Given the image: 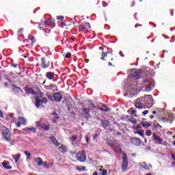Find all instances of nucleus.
<instances>
[{"instance_id":"nucleus-30","label":"nucleus","mask_w":175,"mask_h":175,"mask_svg":"<svg viewBox=\"0 0 175 175\" xmlns=\"http://www.w3.org/2000/svg\"><path fill=\"white\" fill-rule=\"evenodd\" d=\"M12 88H13L14 92H18V93L23 92V90H21V88H18L16 85H13Z\"/></svg>"},{"instance_id":"nucleus-36","label":"nucleus","mask_w":175,"mask_h":175,"mask_svg":"<svg viewBox=\"0 0 175 175\" xmlns=\"http://www.w3.org/2000/svg\"><path fill=\"white\" fill-rule=\"evenodd\" d=\"M88 102L89 104V107L92 108V107H95V105H94V103L92 102V100H88Z\"/></svg>"},{"instance_id":"nucleus-46","label":"nucleus","mask_w":175,"mask_h":175,"mask_svg":"<svg viewBox=\"0 0 175 175\" xmlns=\"http://www.w3.org/2000/svg\"><path fill=\"white\" fill-rule=\"evenodd\" d=\"M113 135H114V136H120V135H121V132L115 131L113 132Z\"/></svg>"},{"instance_id":"nucleus-20","label":"nucleus","mask_w":175,"mask_h":175,"mask_svg":"<svg viewBox=\"0 0 175 175\" xmlns=\"http://www.w3.org/2000/svg\"><path fill=\"white\" fill-rule=\"evenodd\" d=\"M45 77L46 79H48V80H53V79L55 77V73L53 72H47L45 75Z\"/></svg>"},{"instance_id":"nucleus-3","label":"nucleus","mask_w":175,"mask_h":175,"mask_svg":"<svg viewBox=\"0 0 175 175\" xmlns=\"http://www.w3.org/2000/svg\"><path fill=\"white\" fill-rule=\"evenodd\" d=\"M2 135L5 140H6L7 142H10V131H9V129H8V127L5 126L2 127Z\"/></svg>"},{"instance_id":"nucleus-64","label":"nucleus","mask_w":175,"mask_h":175,"mask_svg":"<svg viewBox=\"0 0 175 175\" xmlns=\"http://www.w3.org/2000/svg\"><path fill=\"white\" fill-rule=\"evenodd\" d=\"M97 137H98V134H95V135L93 136L94 140H95V139H96Z\"/></svg>"},{"instance_id":"nucleus-42","label":"nucleus","mask_w":175,"mask_h":175,"mask_svg":"<svg viewBox=\"0 0 175 175\" xmlns=\"http://www.w3.org/2000/svg\"><path fill=\"white\" fill-rule=\"evenodd\" d=\"M26 129H27V131H32L33 133L36 132V129L35 127L27 128Z\"/></svg>"},{"instance_id":"nucleus-53","label":"nucleus","mask_w":175,"mask_h":175,"mask_svg":"<svg viewBox=\"0 0 175 175\" xmlns=\"http://www.w3.org/2000/svg\"><path fill=\"white\" fill-rule=\"evenodd\" d=\"M51 116H55V117H58V113H57V111H54L52 113Z\"/></svg>"},{"instance_id":"nucleus-19","label":"nucleus","mask_w":175,"mask_h":175,"mask_svg":"<svg viewBox=\"0 0 175 175\" xmlns=\"http://www.w3.org/2000/svg\"><path fill=\"white\" fill-rule=\"evenodd\" d=\"M131 142L132 143V144H134L135 146H140L142 141L140 140V139L136 138V137H133L131 139Z\"/></svg>"},{"instance_id":"nucleus-21","label":"nucleus","mask_w":175,"mask_h":175,"mask_svg":"<svg viewBox=\"0 0 175 175\" xmlns=\"http://www.w3.org/2000/svg\"><path fill=\"white\" fill-rule=\"evenodd\" d=\"M25 90V92H27V94H31V95H36V92H35L33 88L27 87Z\"/></svg>"},{"instance_id":"nucleus-4","label":"nucleus","mask_w":175,"mask_h":175,"mask_svg":"<svg viewBox=\"0 0 175 175\" xmlns=\"http://www.w3.org/2000/svg\"><path fill=\"white\" fill-rule=\"evenodd\" d=\"M135 106L137 109H146L142 97H140L135 100Z\"/></svg>"},{"instance_id":"nucleus-50","label":"nucleus","mask_w":175,"mask_h":175,"mask_svg":"<svg viewBox=\"0 0 175 175\" xmlns=\"http://www.w3.org/2000/svg\"><path fill=\"white\" fill-rule=\"evenodd\" d=\"M94 113H96V110H98V107L94 105V107L90 108Z\"/></svg>"},{"instance_id":"nucleus-14","label":"nucleus","mask_w":175,"mask_h":175,"mask_svg":"<svg viewBox=\"0 0 175 175\" xmlns=\"http://www.w3.org/2000/svg\"><path fill=\"white\" fill-rule=\"evenodd\" d=\"M38 28L39 29H40L41 31H44L45 32H46V33H50L51 30L49 29L48 31L46 30V25L44 24V22H41L39 25H38Z\"/></svg>"},{"instance_id":"nucleus-27","label":"nucleus","mask_w":175,"mask_h":175,"mask_svg":"<svg viewBox=\"0 0 175 175\" xmlns=\"http://www.w3.org/2000/svg\"><path fill=\"white\" fill-rule=\"evenodd\" d=\"M35 100H36V106L38 108L40 107V106L43 105V103H42V100H40V98H35Z\"/></svg>"},{"instance_id":"nucleus-12","label":"nucleus","mask_w":175,"mask_h":175,"mask_svg":"<svg viewBox=\"0 0 175 175\" xmlns=\"http://www.w3.org/2000/svg\"><path fill=\"white\" fill-rule=\"evenodd\" d=\"M53 98L55 102H61L62 100V94L61 92H57L53 94Z\"/></svg>"},{"instance_id":"nucleus-16","label":"nucleus","mask_w":175,"mask_h":175,"mask_svg":"<svg viewBox=\"0 0 175 175\" xmlns=\"http://www.w3.org/2000/svg\"><path fill=\"white\" fill-rule=\"evenodd\" d=\"M3 167H4V169H5L6 170H11L12 169V165H10V163L8 161H4L2 163H1Z\"/></svg>"},{"instance_id":"nucleus-5","label":"nucleus","mask_w":175,"mask_h":175,"mask_svg":"<svg viewBox=\"0 0 175 175\" xmlns=\"http://www.w3.org/2000/svg\"><path fill=\"white\" fill-rule=\"evenodd\" d=\"M75 158L79 162H85L87 161V154H85V152H78L76 154Z\"/></svg>"},{"instance_id":"nucleus-59","label":"nucleus","mask_w":175,"mask_h":175,"mask_svg":"<svg viewBox=\"0 0 175 175\" xmlns=\"http://www.w3.org/2000/svg\"><path fill=\"white\" fill-rule=\"evenodd\" d=\"M64 145H62V146L59 148V150L62 151V152H64Z\"/></svg>"},{"instance_id":"nucleus-47","label":"nucleus","mask_w":175,"mask_h":175,"mask_svg":"<svg viewBox=\"0 0 175 175\" xmlns=\"http://www.w3.org/2000/svg\"><path fill=\"white\" fill-rule=\"evenodd\" d=\"M77 139V137L76 135L72 136L71 138H70L72 142H76V139Z\"/></svg>"},{"instance_id":"nucleus-24","label":"nucleus","mask_w":175,"mask_h":175,"mask_svg":"<svg viewBox=\"0 0 175 175\" xmlns=\"http://www.w3.org/2000/svg\"><path fill=\"white\" fill-rule=\"evenodd\" d=\"M70 101L69 100L68 98H65L63 101H62V104L63 105H66V107H68V110H70Z\"/></svg>"},{"instance_id":"nucleus-51","label":"nucleus","mask_w":175,"mask_h":175,"mask_svg":"<svg viewBox=\"0 0 175 175\" xmlns=\"http://www.w3.org/2000/svg\"><path fill=\"white\" fill-rule=\"evenodd\" d=\"M150 113L149 110H145L142 112L143 116H147V114Z\"/></svg>"},{"instance_id":"nucleus-58","label":"nucleus","mask_w":175,"mask_h":175,"mask_svg":"<svg viewBox=\"0 0 175 175\" xmlns=\"http://www.w3.org/2000/svg\"><path fill=\"white\" fill-rule=\"evenodd\" d=\"M23 31H24V29H23V28L19 29L18 31V33H21V32H23Z\"/></svg>"},{"instance_id":"nucleus-43","label":"nucleus","mask_w":175,"mask_h":175,"mask_svg":"<svg viewBox=\"0 0 175 175\" xmlns=\"http://www.w3.org/2000/svg\"><path fill=\"white\" fill-rule=\"evenodd\" d=\"M36 126L37 128H42V123L40 121L36 122Z\"/></svg>"},{"instance_id":"nucleus-26","label":"nucleus","mask_w":175,"mask_h":175,"mask_svg":"<svg viewBox=\"0 0 175 175\" xmlns=\"http://www.w3.org/2000/svg\"><path fill=\"white\" fill-rule=\"evenodd\" d=\"M41 128L45 131H50V124H48V125H46V123H42L41 125Z\"/></svg>"},{"instance_id":"nucleus-31","label":"nucleus","mask_w":175,"mask_h":175,"mask_svg":"<svg viewBox=\"0 0 175 175\" xmlns=\"http://www.w3.org/2000/svg\"><path fill=\"white\" fill-rule=\"evenodd\" d=\"M141 125L143 126V128L147 129L149 128V126H151V123H148L147 122H141Z\"/></svg>"},{"instance_id":"nucleus-38","label":"nucleus","mask_w":175,"mask_h":175,"mask_svg":"<svg viewBox=\"0 0 175 175\" xmlns=\"http://www.w3.org/2000/svg\"><path fill=\"white\" fill-rule=\"evenodd\" d=\"M29 40H31V43L33 44L35 42H36V40H35V37L33 36H29Z\"/></svg>"},{"instance_id":"nucleus-52","label":"nucleus","mask_w":175,"mask_h":175,"mask_svg":"<svg viewBox=\"0 0 175 175\" xmlns=\"http://www.w3.org/2000/svg\"><path fill=\"white\" fill-rule=\"evenodd\" d=\"M130 113L131 114H135L136 113V110L133 109V108L130 109Z\"/></svg>"},{"instance_id":"nucleus-15","label":"nucleus","mask_w":175,"mask_h":175,"mask_svg":"<svg viewBox=\"0 0 175 175\" xmlns=\"http://www.w3.org/2000/svg\"><path fill=\"white\" fill-rule=\"evenodd\" d=\"M46 90L50 92H55V91H58V87L55 85H49L47 86Z\"/></svg>"},{"instance_id":"nucleus-56","label":"nucleus","mask_w":175,"mask_h":175,"mask_svg":"<svg viewBox=\"0 0 175 175\" xmlns=\"http://www.w3.org/2000/svg\"><path fill=\"white\" fill-rule=\"evenodd\" d=\"M143 25H140L139 23H136L135 25V28H137V27H142Z\"/></svg>"},{"instance_id":"nucleus-22","label":"nucleus","mask_w":175,"mask_h":175,"mask_svg":"<svg viewBox=\"0 0 175 175\" xmlns=\"http://www.w3.org/2000/svg\"><path fill=\"white\" fill-rule=\"evenodd\" d=\"M36 90L38 92V93H36V98H38V99L40 98H43V92H42L40 91V90L39 89V87L36 86Z\"/></svg>"},{"instance_id":"nucleus-55","label":"nucleus","mask_w":175,"mask_h":175,"mask_svg":"<svg viewBox=\"0 0 175 175\" xmlns=\"http://www.w3.org/2000/svg\"><path fill=\"white\" fill-rule=\"evenodd\" d=\"M154 128H162V126H160L159 124H157L154 125Z\"/></svg>"},{"instance_id":"nucleus-13","label":"nucleus","mask_w":175,"mask_h":175,"mask_svg":"<svg viewBox=\"0 0 175 175\" xmlns=\"http://www.w3.org/2000/svg\"><path fill=\"white\" fill-rule=\"evenodd\" d=\"M136 88H133L131 85H129L127 87V90L130 95H135L136 94Z\"/></svg>"},{"instance_id":"nucleus-33","label":"nucleus","mask_w":175,"mask_h":175,"mask_svg":"<svg viewBox=\"0 0 175 175\" xmlns=\"http://www.w3.org/2000/svg\"><path fill=\"white\" fill-rule=\"evenodd\" d=\"M99 172H101L100 173V175H107V170L105 169H99Z\"/></svg>"},{"instance_id":"nucleus-54","label":"nucleus","mask_w":175,"mask_h":175,"mask_svg":"<svg viewBox=\"0 0 175 175\" xmlns=\"http://www.w3.org/2000/svg\"><path fill=\"white\" fill-rule=\"evenodd\" d=\"M130 122H131L132 124H137V120L133 119V120H130Z\"/></svg>"},{"instance_id":"nucleus-2","label":"nucleus","mask_w":175,"mask_h":175,"mask_svg":"<svg viewBox=\"0 0 175 175\" xmlns=\"http://www.w3.org/2000/svg\"><path fill=\"white\" fill-rule=\"evenodd\" d=\"M143 88H146V91L150 92L154 90V83L148 79H143Z\"/></svg>"},{"instance_id":"nucleus-37","label":"nucleus","mask_w":175,"mask_h":175,"mask_svg":"<svg viewBox=\"0 0 175 175\" xmlns=\"http://www.w3.org/2000/svg\"><path fill=\"white\" fill-rule=\"evenodd\" d=\"M143 167L145 170H150V166H148V164L146 163V162H144Z\"/></svg>"},{"instance_id":"nucleus-61","label":"nucleus","mask_w":175,"mask_h":175,"mask_svg":"<svg viewBox=\"0 0 175 175\" xmlns=\"http://www.w3.org/2000/svg\"><path fill=\"white\" fill-rule=\"evenodd\" d=\"M119 54L120 57H124V53L121 51L119 52Z\"/></svg>"},{"instance_id":"nucleus-10","label":"nucleus","mask_w":175,"mask_h":175,"mask_svg":"<svg viewBox=\"0 0 175 175\" xmlns=\"http://www.w3.org/2000/svg\"><path fill=\"white\" fill-rule=\"evenodd\" d=\"M153 139L155 140V142H157V144H162L163 142V139L161 138V136L158 135L156 133L152 134Z\"/></svg>"},{"instance_id":"nucleus-11","label":"nucleus","mask_w":175,"mask_h":175,"mask_svg":"<svg viewBox=\"0 0 175 175\" xmlns=\"http://www.w3.org/2000/svg\"><path fill=\"white\" fill-rule=\"evenodd\" d=\"M27 122L25 121V118L21 117L18 118V123L16 124L17 128H20L21 125H26Z\"/></svg>"},{"instance_id":"nucleus-23","label":"nucleus","mask_w":175,"mask_h":175,"mask_svg":"<svg viewBox=\"0 0 175 175\" xmlns=\"http://www.w3.org/2000/svg\"><path fill=\"white\" fill-rule=\"evenodd\" d=\"M49 139L51 140L52 143H53L56 147H58V146H59V142H58V140H57V139H55V137L51 136Z\"/></svg>"},{"instance_id":"nucleus-35","label":"nucleus","mask_w":175,"mask_h":175,"mask_svg":"<svg viewBox=\"0 0 175 175\" xmlns=\"http://www.w3.org/2000/svg\"><path fill=\"white\" fill-rule=\"evenodd\" d=\"M152 114L155 116V114H158V113H161V108H156L155 111H152Z\"/></svg>"},{"instance_id":"nucleus-9","label":"nucleus","mask_w":175,"mask_h":175,"mask_svg":"<svg viewBox=\"0 0 175 175\" xmlns=\"http://www.w3.org/2000/svg\"><path fill=\"white\" fill-rule=\"evenodd\" d=\"M91 112V109L90 108H84L82 109V116L84 117V118H86V120H89V118H91V114L90 113Z\"/></svg>"},{"instance_id":"nucleus-45","label":"nucleus","mask_w":175,"mask_h":175,"mask_svg":"<svg viewBox=\"0 0 175 175\" xmlns=\"http://www.w3.org/2000/svg\"><path fill=\"white\" fill-rule=\"evenodd\" d=\"M71 57H72V53H70V52L67 53L65 55L66 58H70Z\"/></svg>"},{"instance_id":"nucleus-6","label":"nucleus","mask_w":175,"mask_h":175,"mask_svg":"<svg viewBox=\"0 0 175 175\" xmlns=\"http://www.w3.org/2000/svg\"><path fill=\"white\" fill-rule=\"evenodd\" d=\"M91 28V26H90V23L86 22V23H83L80 26L79 31V32H87L88 29Z\"/></svg>"},{"instance_id":"nucleus-44","label":"nucleus","mask_w":175,"mask_h":175,"mask_svg":"<svg viewBox=\"0 0 175 175\" xmlns=\"http://www.w3.org/2000/svg\"><path fill=\"white\" fill-rule=\"evenodd\" d=\"M41 102L42 103H44V104L47 103L48 102L47 98L46 97L42 98V99L41 100Z\"/></svg>"},{"instance_id":"nucleus-49","label":"nucleus","mask_w":175,"mask_h":175,"mask_svg":"<svg viewBox=\"0 0 175 175\" xmlns=\"http://www.w3.org/2000/svg\"><path fill=\"white\" fill-rule=\"evenodd\" d=\"M64 16H57V20H61V21H64Z\"/></svg>"},{"instance_id":"nucleus-32","label":"nucleus","mask_w":175,"mask_h":175,"mask_svg":"<svg viewBox=\"0 0 175 175\" xmlns=\"http://www.w3.org/2000/svg\"><path fill=\"white\" fill-rule=\"evenodd\" d=\"M107 54H110V52H102V57L100 58V59H102L103 61H106V57H107Z\"/></svg>"},{"instance_id":"nucleus-63","label":"nucleus","mask_w":175,"mask_h":175,"mask_svg":"<svg viewBox=\"0 0 175 175\" xmlns=\"http://www.w3.org/2000/svg\"><path fill=\"white\" fill-rule=\"evenodd\" d=\"M161 120H162V121H165V122L168 121L167 118H163Z\"/></svg>"},{"instance_id":"nucleus-34","label":"nucleus","mask_w":175,"mask_h":175,"mask_svg":"<svg viewBox=\"0 0 175 175\" xmlns=\"http://www.w3.org/2000/svg\"><path fill=\"white\" fill-rule=\"evenodd\" d=\"M135 134L139 135V136H144V132L142 130H139L138 131H135Z\"/></svg>"},{"instance_id":"nucleus-1","label":"nucleus","mask_w":175,"mask_h":175,"mask_svg":"<svg viewBox=\"0 0 175 175\" xmlns=\"http://www.w3.org/2000/svg\"><path fill=\"white\" fill-rule=\"evenodd\" d=\"M142 100H144V103L146 109H150V107H152V106H154V98H152V96H144V97H142Z\"/></svg>"},{"instance_id":"nucleus-57","label":"nucleus","mask_w":175,"mask_h":175,"mask_svg":"<svg viewBox=\"0 0 175 175\" xmlns=\"http://www.w3.org/2000/svg\"><path fill=\"white\" fill-rule=\"evenodd\" d=\"M11 66H12V68H17L18 64H11Z\"/></svg>"},{"instance_id":"nucleus-17","label":"nucleus","mask_w":175,"mask_h":175,"mask_svg":"<svg viewBox=\"0 0 175 175\" xmlns=\"http://www.w3.org/2000/svg\"><path fill=\"white\" fill-rule=\"evenodd\" d=\"M35 162H36L38 166H46L47 165L46 163H43V159L42 158L38 157L35 159Z\"/></svg>"},{"instance_id":"nucleus-7","label":"nucleus","mask_w":175,"mask_h":175,"mask_svg":"<svg viewBox=\"0 0 175 175\" xmlns=\"http://www.w3.org/2000/svg\"><path fill=\"white\" fill-rule=\"evenodd\" d=\"M40 65L42 69H49L50 68V60L46 59V57H42Z\"/></svg>"},{"instance_id":"nucleus-62","label":"nucleus","mask_w":175,"mask_h":175,"mask_svg":"<svg viewBox=\"0 0 175 175\" xmlns=\"http://www.w3.org/2000/svg\"><path fill=\"white\" fill-rule=\"evenodd\" d=\"M4 85H5V87H9V83H8V82H5V83H4Z\"/></svg>"},{"instance_id":"nucleus-8","label":"nucleus","mask_w":175,"mask_h":175,"mask_svg":"<svg viewBox=\"0 0 175 175\" xmlns=\"http://www.w3.org/2000/svg\"><path fill=\"white\" fill-rule=\"evenodd\" d=\"M122 169L123 172L128 169V155H126V153L123 154Z\"/></svg>"},{"instance_id":"nucleus-18","label":"nucleus","mask_w":175,"mask_h":175,"mask_svg":"<svg viewBox=\"0 0 175 175\" xmlns=\"http://www.w3.org/2000/svg\"><path fill=\"white\" fill-rule=\"evenodd\" d=\"M44 24H45V25H49V26L54 25L55 24V21L53 18L46 19L44 21Z\"/></svg>"},{"instance_id":"nucleus-60","label":"nucleus","mask_w":175,"mask_h":175,"mask_svg":"<svg viewBox=\"0 0 175 175\" xmlns=\"http://www.w3.org/2000/svg\"><path fill=\"white\" fill-rule=\"evenodd\" d=\"M103 5L104 8H106V6H107V3H106L105 1L103 2Z\"/></svg>"},{"instance_id":"nucleus-40","label":"nucleus","mask_w":175,"mask_h":175,"mask_svg":"<svg viewBox=\"0 0 175 175\" xmlns=\"http://www.w3.org/2000/svg\"><path fill=\"white\" fill-rule=\"evenodd\" d=\"M58 120H59V116H55L53 119V124H57Z\"/></svg>"},{"instance_id":"nucleus-41","label":"nucleus","mask_w":175,"mask_h":175,"mask_svg":"<svg viewBox=\"0 0 175 175\" xmlns=\"http://www.w3.org/2000/svg\"><path fill=\"white\" fill-rule=\"evenodd\" d=\"M146 136H151L152 135V131L151 130H147L146 131Z\"/></svg>"},{"instance_id":"nucleus-29","label":"nucleus","mask_w":175,"mask_h":175,"mask_svg":"<svg viewBox=\"0 0 175 175\" xmlns=\"http://www.w3.org/2000/svg\"><path fill=\"white\" fill-rule=\"evenodd\" d=\"M13 159H14L15 163H17L18 161L20 160V158H21V154H18L16 155H12Z\"/></svg>"},{"instance_id":"nucleus-28","label":"nucleus","mask_w":175,"mask_h":175,"mask_svg":"<svg viewBox=\"0 0 175 175\" xmlns=\"http://www.w3.org/2000/svg\"><path fill=\"white\" fill-rule=\"evenodd\" d=\"M101 124L103 128H107L110 125V122L109 120H101Z\"/></svg>"},{"instance_id":"nucleus-48","label":"nucleus","mask_w":175,"mask_h":175,"mask_svg":"<svg viewBox=\"0 0 175 175\" xmlns=\"http://www.w3.org/2000/svg\"><path fill=\"white\" fill-rule=\"evenodd\" d=\"M24 154L27 156V158H31V153L28 152V151H25Z\"/></svg>"},{"instance_id":"nucleus-39","label":"nucleus","mask_w":175,"mask_h":175,"mask_svg":"<svg viewBox=\"0 0 175 175\" xmlns=\"http://www.w3.org/2000/svg\"><path fill=\"white\" fill-rule=\"evenodd\" d=\"M97 109H98V110H100L101 111H106V112L109 111V107L103 108V107H99Z\"/></svg>"},{"instance_id":"nucleus-25","label":"nucleus","mask_w":175,"mask_h":175,"mask_svg":"<svg viewBox=\"0 0 175 175\" xmlns=\"http://www.w3.org/2000/svg\"><path fill=\"white\" fill-rule=\"evenodd\" d=\"M131 77H133V79H140V72L135 71L131 74Z\"/></svg>"}]
</instances>
